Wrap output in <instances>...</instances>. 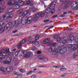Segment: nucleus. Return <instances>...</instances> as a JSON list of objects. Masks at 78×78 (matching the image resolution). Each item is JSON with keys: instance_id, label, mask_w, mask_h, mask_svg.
I'll list each match as a JSON object with an SVG mask.
<instances>
[{"instance_id": "f257e3e1", "label": "nucleus", "mask_w": 78, "mask_h": 78, "mask_svg": "<svg viewBox=\"0 0 78 78\" xmlns=\"http://www.w3.org/2000/svg\"><path fill=\"white\" fill-rule=\"evenodd\" d=\"M26 18L27 17H22L21 20L18 19V20L14 21L13 23L10 22L3 27L2 29H4V30H6L9 28V31H10L11 30V28L14 27L15 29L19 27V25L20 23H21L23 25H25L27 23Z\"/></svg>"}, {"instance_id": "f03ea898", "label": "nucleus", "mask_w": 78, "mask_h": 78, "mask_svg": "<svg viewBox=\"0 0 78 78\" xmlns=\"http://www.w3.org/2000/svg\"><path fill=\"white\" fill-rule=\"evenodd\" d=\"M55 5H56V2H53L51 3L45 9V13H47V14L50 13L51 12V9L53 8V7L55 6Z\"/></svg>"}, {"instance_id": "7ed1b4c3", "label": "nucleus", "mask_w": 78, "mask_h": 78, "mask_svg": "<svg viewBox=\"0 0 78 78\" xmlns=\"http://www.w3.org/2000/svg\"><path fill=\"white\" fill-rule=\"evenodd\" d=\"M70 1L69 0H67L66 2H65L62 7L63 9H67L69 8L70 5Z\"/></svg>"}, {"instance_id": "20e7f679", "label": "nucleus", "mask_w": 78, "mask_h": 78, "mask_svg": "<svg viewBox=\"0 0 78 78\" xmlns=\"http://www.w3.org/2000/svg\"><path fill=\"white\" fill-rule=\"evenodd\" d=\"M67 40H68L67 37H64L63 38L59 37L57 39V41L58 42H59V41H63L64 43H67Z\"/></svg>"}, {"instance_id": "39448f33", "label": "nucleus", "mask_w": 78, "mask_h": 78, "mask_svg": "<svg viewBox=\"0 0 78 78\" xmlns=\"http://www.w3.org/2000/svg\"><path fill=\"white\" fill-rule=\"evenodd\" d=\"M23 53L24 55V56L25 58H29V57L30 56L31 54L32 53H31V52L30 51L27 52L26 51H23Z\"/></svg>"}, {"instance_id": "423d86ee", "label": "nucleus", "mask_w": 78, "mask_h": 78, "mask_svg": "<svg viewBox=\"0 0 78 78\" xmlns=\"http://www.w3.org/2000/svg\"><path fill=\"white\" fill-rule=\"evenodd\" d=\"M58 53L60 52L61 54H62L63 53H65L66 51H67V50L66 48L63 47L62 48V49H58Z\"/></svg>"}, {"instance_id": "0eeeda50", "label": "nucleus", "mask_w": 78, "mask_h": 78, "mask_svg": "<svg viewBox=\"0 0 78 78\" xmlns=\"http://www.w3.org/2000/svg\"><path fill=\"white\" fill-rule=\"evenodd\" d=\"M5 23H3V21L2 20L0 22V28H2L3 26L5 25ZM1 28H0V34L2 33H3V32H4V30L1 29Z\"/></svg>"}, {"instance_id": "6e6552de", "label": "nucleus", "mask_w": 78, "mask_h": 78, "mask_svg": "<svg viewBox=\"0 0 78 78\" xmlns=\"http://www.w3.org/2000/svg\"><path fill=\"white\" fill-rule=\"evenodd\" d=\"M71 48H72L71 50V51H75V47H74L73 45H72V44H67V48L68 50L70 49Z\"/></svg>"}, {"instance_id": "1a4fd4ad", "label": "nucleus", "mask_w": 78, "mask_h": 78, "mask_svg": "<svg viewBox=\"0 0 78 78\" xmlns=\"http://www.w3.org/2000/svg\"><path fill=\"white\" fill-rule=\"evenodd\" d=\"M72 5H73L72 7H73L75 9H78V2H73L72 4Z\"/></svg>"}, {"instance_id": "9d476101", "label": "nucleus", "mask_w": 78, "mask_h": 78, "mask_svg": "<svg viewBox=\"0 0 78 78\" xmlns=\"http://www.w3.org/2000/svg\"><path fill=\"white\" fill-rule=\"evenodd\" d=\"M38 57L41 60H44V61H48V58H45L44 56H43V55H39Z\"/></svg>"}, {"instance_id": "9b49d317", "label": "nucleus", "mask_w": 78, "mask_h": 78, "mask_svg": "<svg viewBox=\"0 0 78 78\" xmlns=\"http://www.w3.org/2000/svg\"><path fill=\"white\" fill-rule=\"evenodd\" d=\"M13 75H17V76L16 77V78H22V74L19 73L17 72H14L13 73Z\"/></svg>"}, {"instance_id": "f8f14e48", "label": "nucleus", "mask_w": 78, "mask_h": 78, "mask_svg": "<svg viewBox=\"0 0 78 78\" xmlns=\"http://www.w3.org/2000/svg\"><path fill=\"white\" fill-rule=\"evenodd\" d=\"M37 15L40 17H44L45 16V13L44 12H40L37 13Z\"/></svg>"}, {"instance_id": "ddd939ff", "label": "nucleus", "mask_w": 78, "mask_h": 78, "mask_svg": "<svg viewBox=\"0 0 78 78\" xmlns=\"http://www.w3.org/2000/svg\"><path fill=\"white\" fill-rule=\"evenodd\" d=\"M37 14H35L34 17L33 21L34 22H36L39 19V17L37 16Z\"/></svg>"}, {"instance_id": "4468645a", "label": "nucleus", "mask_w": 78, "mask_h": 78, "mask_svg": "<svg viewBox=\"0 0 78 78\" xmlns=\"http://www.w3.org/2000/svg\"><path fill=\"white\" fill-rule=\"evenodd\" d=\"M69 38H68L69 41H72L74 40V36L72 35H70L69 36Z\"/></svg>"}, {"instance_id": "2eb2a0df", "label": "nucleus", "mask_w": 78, "mask_h": 78, "mask_svg": "<svg viewBox=\"0 0 78 78\" xmlns=\"http://www.w3.org/2000/svg\"><path fill=\"white\" fill-rule=\"evenodd\" d=\"M6 70L8 72H11L12 70V66L7 67L6 69Z\"/></svg>"}, {"instance_id": "dca6fc26", "label": "nucleus", "mask_w": 78, "mask_h": 78, "mask_svg": "<svg viewBox=\"0 0 78 78\" xmlns=\"http://www.w3.org/2000/svg\"><path fill=\"white\" fill-rule=\"evenodd\" d=\"M29 13V10H26L23 13H22V16H26L27 14Z\"/></svg>"}, {"instance_id": "f3484780", "label": "nucleus", "mask_w": 78, "mask_h": 78, "mask_svg": "<svg viewBox=\"0 0 78 78\" xmlns=\"http://www.w3.org/2000/svg\"><path fill=\"white\" fill-rule=\"evenodd\" d=\"M32 43H34L35 45H36L37 47H39V43L38 41H34L32 42Z\"/></svg>"}, {"instance_id": "a211bd4d", "label": "nucleus", "mask_w": 78, "mask_h": 78, "mask_svg": "<svg viewBox=\"0 0 78 78\" xmlns=\"http://www.w3.org/2000/svg\"><path fill=\"white\" fill-rule=\"evenodd\" d=\"M6 9V7L5 6H2L1 7V8H0V13L3 12V10Z\"/></svg>"}, {"instance_id": "6ab92c4d", "label": "nucleus", "mask_w": 78, "mask_h": 78, "mask_svg": "<svg viewBox=\"0 0 78 78\" xmlns=\"http://www.w3.org/2000/svg\"><path fill=\"white\" fill-rule=\"evenodd\" d=\"M53 51L52 53L54 55H56L57 53H59V52H58V49H55V50H54Z\"/></svg>"}, {"instance_id": "aec40b11", "label": "nucleus", "mask_w": 78, "mask_h": 78, "mask_svg": "<svg viewBox=\"0 0 78 78\" xmlns=\"http://www.w3.org/2000/svg\"><path fill=\"white\" fill-rule=\"evenodd\" d=\"M55 49H54V48H53V46H51V47L48 49V51L49 52H52V51H53Z\"/></svg>"}, {"instance_id": "412c9836", "label": "nucleus", "mask_w": 78, "mask_h": 78, "mask_svg": "<svg viewBox=\"0 0 78 78\" xmlns=\"http://www.w3.org/2000/svg\"><path fill=\"white\" fill-rule=\"evenodd\" d=\"M49 41H50V39L47 38L44 40L43 43L44 44H47L49 42Z\"/></svg>"}, {"instance_id": "4be33fe9", "label": "nucleus", "mask_w": 78, "mask_h": 78, "mask_svg": "<svg viewBox=\"0 0 78 78\" xmlns=\"http://www.w3.org/2000/svg\"><path fill=\"white\" fill-rule=\"evenodd\" d=\"M6 59L8 62L10 63L12 60V58L10 57H9L6 58Z\"/></svg>"}, {"instance_id": "5701e85b", "label": "nucleus", "mask_w": 78, "mask_h": 78, "mask_svg": "<svg viewBox=\"0 0 78 78\" xmlns=\"http://www.w3.org/2000/svg\"><path fill=\"white\" fill-rule=\"evenodd\" d=\"M9 1L10 0H5V2H8V5H12L14 4L12 2H9Z\"/></svg>"}, {"instance_id": "b1692460", "label": "nucleus", "mask_w": 78, "mask_h": 78, "mask_svg": "<svg viewBox=\"0 0 78 78\" xmlns=\"http://www.w3.org/2000/svg\"><path fill=\"white\" fill-rule=\"evenodd\" d=\"M22 41H21L19 43V44L17 46V47L18 48H20L21 47H22Z\"/></svg>"}, {"instance_id": "393cba45", "label": "nucleus", "mask_w": 78, "mask_h": 78, "mask_svg": "<svg viewBox=\"0 0 78 78\" xmlns=\"http://www.w3.org/2000/svg\"><path fill=\"white\" fill-rule=\"evenodd\" d=\"M14 8L15 9H17L20 8V6L18 4H16L14 6Z\"/></svg>"}, {"instance_id": "a878e982", "label": "nucleus", "mask_w": 78, "mask_h": 78, "mask_svg": "<svg viewBox=\"0 0 78 78\" xmlns=\"http://www.w3.org/2000/svg\"><path fill=\"white\" fill-rule=\"evenodd\" d=\"M20 62V61L19 60H17L15 61L14 62V64L15 66L16 65H18L19 64Z\"/></svg>"}, {"instance_id": "bb28decb", "label": "nucleus", "mask_w": 78, "mask_h": 78, "mask_svg": "<svg viewBox=\"0 0 78 78\" xmlns=\"http://www.w3.org/2000/svg\"><path fill=\"white\" fill-rule=\"evenodd\" d=\"M8 9L9 11V13H11V12H13V8H9Z\"/></svg>"}, {"instance_id": "cd10ccee", "label": "nucleus", "mask_w": 78, "mask_h": 78, "mask_svg": "<svg viewBox=\"0 0 78 78\" xmlns=\"http://www.w3.org/2000/svg\"><path fill=\"white\" fill-rule=\"evenodd\" d=\"M78 52H76L73 55V57L74 58H77L78 57Z\"/></svg>"}, {"instance_id": "c85d7f7f", "label": "nucleus", "mask_w": 78, "mask_h": 78, "mask_svg": "<svg viewBox=\"0 0 78 78\" xmlns=\"http://www.w3.org/2000/svg\"><path fill=\"white\" fill-rule=\"evenodd\" d=\"M33 38H30L27 41V42L28 43H30V42H33Z\"/></svg>"}, {"instance_id": "c756f323", "label": "nucleus", "mask_w": 78, "mask_h": 78, "mask_svg": "<svg viewBox=\"0 0 78 78\" xmlns=\"http://www.w3.org/2000/svg\"><path fill=\"white\" fill-rule=\"evenodd\" d=\"M13 16H14L13 14H11L9 15V16H7V18H8V19H12V18L13 17Z\"/></svg>"}, {"instance_id": "7c9ffc66", "label": "nucleus", "mask_w": 78, "mask_h": 78, "mask_svg": "<svg viewBox=\"0 0 78 78\" xmlns=\"http://www.w3.org/2000/svg\"><path fill=\"white\" fill-rule=\"evenodd\" d=\"M52 45L51 47H53L55 49V46L57 45V44L56 43H52Z\"/></svg>"}, {"instance_id": "2f4dec72", "label": "nucleus", "mask_w": 78, "mask_h": 78, "mask_svg": "<svg viewBox=\"0 0 78 78\" xmlns=\"http://www.w3.org/2000/svg\"><path fill=\"white\" fill-rule=\"evenodd\" d=\"M3 17L5 20H7V19H8V18L6 17V15L4 14L3 15Z\"/></svg>"}, {"instance_id": "473e14b6", "label": "nucleus", "mask_w": 78, "mask_h": 78, "mask_svg": "<svg viewBox=\"0 0 78 78\" xmlns=\"http://www.w3.org/2000/svg\"><path fill=\"white\" fill-rule=\"evenodd\" d=\"M18 13L19 14H21L22 13V9H20L18 10Z\"/></svg>"}, {"instance_id": "72a5a7b5", "label": "nucleus", "mask_w": 78, "mask_h": 78, "mask_svg": "<svg viewBox=\"0 0 78 78\" xmlns=\"http://www.w3.org/2000/svg\"><path fill=\"white\" fill-rule=\"evenodd\" d=\"M27 41V40L26 39H24L22 40V41H21V42L23 44H24L26 43Z\"/></svg>"}, {"instance_id": "f704fd0d", "label": "nucleus", "mask_w": 78, "mask_h": 78, "mask_svg": "<svg viewBox=\"0 0 78 78\" xmlns=\"http://www.w3.org/2000/svg\"><path fill=\"white\" fill-rule=\"evenodd\" d=\"M67 70V69L66 68H61L60 69V70L61 72H64L65 71V70Z\"/></svg>"}, {"instance_id": "c9c22d12", "label": "nucleus", "mask_w": 78, "mask_h": 78, "mask_svg": "<svg viewBox=\"0 0 78 78\" xmlns=\"http://www.w3.org/2000/svg\"><path fill=\"white\" fill-rule=\"evenodd\" d=\"M59 36H60V35L59 34H58L57 35L54 36L53 37V38L54 39H57V38Z\"/></svg>"}, {"instance_id": "e433bc0d", "label": "nucleus", "mask_w": 78, "mask_h": 78, "mask_svg": "<svg viewBox=\"0 0 78 78\" xmlns=\"http://www.w3.org/2000/svg\"><path fill=\"white\" fill-rule=\"evenodd\" d=\"M5 0H0V3L2 5H3L5 4V2H4Z\"/></svg>"}, {"instance_id": "4c0bfd02", "label": "nucleus", "mask_w": 78, "mask_h": 78, "mask_svg": "<svg viewBox=\"0 0 78 78\" xmlns=\"http://www.w3.org/2000/svg\"><path fill=\"white\" fill-rule=\"evenodd\" d=\"M3 64H9V62H8L7 61V60H4L3 61Z\"/></svg>"}, {"instance_id": "58836bf2", "label": "nucleus", "mask_w": 78, "mask_h": 78, "mask_svg": "<svg viewBox=\"0 0 78 78\" xmlns=\"http://www.w3.org/2000/svg\"><path fill=\"white\" fill-rule=\"evenodd\" d=\"M32 2V1H31V0L28 1L27 2V5H29V4H30Z\"/></svg>"}, {"instance_id": "ea45409f", "label": "nucleus", "mask_w": 78, "mask_h": 78, "mask_svg": "<svg viewBox=\"0 0 78 78\" xmlns=\"http://www.w3.org/2000/svg\"><path fill=\"white\" fill-rule=\"evenodd\" d=\"M35 37L36 40H38V39H39V38L40 37V36L39 35H37Z\"/></svg>"}, {"instance_id": "a19ab883", "label": "nucleus", "mask_w": 78, "mask_h": 78, "mask_svg": "<svg viewBox=\"0 0 78 78\" xmlns=\"http://www.w3.org/2000/svg\"><path fill=\"white\" fill-rule=\"evenodd\" d=\"M5 52L7 54L9 53V49H6L5 50Z\"/></svg>"}, {"instance_id": "79ce46f5", "label": "nucleus", "mask_w": 78, "mask_h": 78, "mask_svg": "<svg viewBox=\"0 0 78 78\" xmlns=\"http://www.w3.org/2000/svg\"><path fill=\"white\" fill-rule=\"evenodd\" d=\"M20 53V51H17L15 53V55L16 56H17L19 55V53Z\"/></svg>"}, {"instance_id": "37998d69", "label": "nucleus", "mask_w": 78, "mask_h": 78, "mask_svg": "<svg viewBox=\"0 0 78 78\" xmlns=\"http://www.w3.org/2000/svg\"><path fill=\"white\" fill-rule=\"evenodd\" d=\"M5 57H0V61H3V59H5Z\"/></svg>"}, {"instance_id": "c03bdc74", "label": "nucleus", "mask_w": 78, "mask_h": 78, "mask_svg": "<svg viewBox=\"0 0 78 78\" xmlns=\"http://www.w3.org/2000/svg\"><path fill=\"white\" fill-rule=\"evenodd\" d=\"M76 37L77 39L75 40V41L76 43H78V36H76Z\"/></svg>"}, {"instance_id": "a18cd8bd", "label": "nucleus", "mask_w": 78, "mask_h": 78, "mask_svg": "<svg viewBox=\"0 0 78 78\" xmlns=\"http://www.w3.org/2000/svg\"><path fill=\"white\" fill-rule=\"evenodd\" d=\"M28 20H31V21L33 22V17L31 16H30L28 18Z\"/></svg>"}, {"instance_id": "49530a36", "label": "nucleus", "mask_w": 78, "mask_h": 78, "mask_svg": "<svg viewBox=\"0 0 78 78\" xmlns=\"http://www.w3.org/2000/svg\"><path fill=\"white\" fill-rule=\"evenodd\" d=\"M20 6H23L24 5V2H21L19 3Z\"/></svg>"}, {"instance_id": "de8ad7c7", "label": "nucleus", "mask_w": 78, "mask_h": 78, "mask_svg": "<svg viewBox=\"0 0 78 78\" xmlns=\"http://www.w3.org/2000/svg\"><path fill=\"white\" fill-rule=\"evenodd\" d=\"M0 70H1V71H2V72H4V71L5 70V68L3 67H1L0 69Z\"/></svg>"}, {"instance_id": "09e8293b", "label": "nucleus", "mask_w": 78, "mask_h": 78, "mask_svg": "<svg viewBox=\"0 0 78 78\" xmlns=\"http://www.w3.org/2000/svg\"><path fill=\"white\" fill-rule=\"evenodd\" d=\"M31 50L33 51L35 50H36V48L35 47H33L31 48Z\"/></svg>"}, {"instance_id": "8fccbe9b", "label": "nucleus", "mask_w": 78, "mask_h": 78, "mask_svg": "<svg viewBox=\"0 0 78 78\" xmlns=\"http://www.w3.org/2000/svg\"><path fill=\"white\" fill-rule=\"evenodd\" d=\"M53 43V42H50L48 44V45L50 46V45H51Z\"/></svg>"}, {"instance_id": "3c124183", "label": "nucleus", "mask_w": 78, "mask_h": 78, "mask_svg": "<svg viewBox=\"0 0 78 78\" xmlns=\"http://www.w3.org/2000/svg\"><path fill=\"white\" fill-rule=\"evenodd\" d=\"M20 72H22V73H23L25 72V70L24 69H21L20 70Z\"/></svg>"}, {"instance_id": "603ef678", "label": "nucleus", "mask_w": 78, "mask_h": 78, "mask_svg": "<svg viewBox=\"0 0 78 78\" xmlns=\"http://www.w3.org/2000/svg\"><path fill=\"white\" fill-rule=\"evenodd\" d=\"M66 76V73L62 74L61 76H62V77H65Z\"/></svg>"}, {"instance_id": "864d4df0", "label": "nucleus", "mask_w": 78, "mask_h": 78, "mask_svg": "<svg viewBox=\"0 0 78 78\" xmlns=\"http://www.w3.org/2000/svg\"><path fill=\"white\" fill-rule=\"evenodd\" d=\"M5 14H9V13H10L8 9H7L5 11Z\"/></svg>"}, {"instance_id": "5fc2aeb1", "label": "nucleus", "mask_w": 78, "mask_h": 78, "mask_svg": "<svg viewBox=\"0 0 78 78\" xmlns=\"http://www.w3.org/2000/svg\"><path fill=\"white\" fill-rule=\"evenodd\" d=\"M50 20H45L44 21V23H46V22H49Z\"/></svg>"}, {"instance_id": "6e6d98bb", "label": "nucleus", "mask_w": 78, "mask_h": 78, "mask_svg": "<svg viewBox=\"0 0 78 78\" xmlns=\"http://www.w3.org/2000/svg\"><path fill=\"white\" fill-rule=\"evenodd\" d=\"M0 56H3L5 55H4L3 54V52H0Z\"/></svg>"}, {"instance_id": "4d7b16f0", "label": "nucleus", "mask_w": 78, "mask_h": 78, "mask_svg": "<svg viewBox=\"0 0 78 78\" xmlns=\"http://www.w3.org/2000/svg\"><path fill=\"white\" fill-rule=\"evenodd\" d=\"M32 71H29L28 73H27V74L28 75H31V74L32 73Z\"/></svg>"}, {"instance_id": "13d9d810", "label": "nucleus", "mask_w": 78, "mask_h": 78, "mask_svg": "<svg viewBox=\"0 0 78 78\" xmlns=\"http://www.w3.org/2000/svg\"><path fill=\"white\" fill-rule=\"evenodd\" d=\"M16 57H13L12 59V61H16Z\"/></svg>"}, {"instance_id": "bf43d9fd", "label": "nucleus", "mask_w": 78, "mask_h": 78, "mask_svg": "<svg viewBox=\"0 0 78 78\" xmlns=\"http://www.w3.org/2000/svg\"><path fill=\"white\" fill-rule=\"evenodd\" d=\"M66 0H60V2H66Z\"/></svg>"}, {"instance_id": "052dcab7", "label": "nucleus", "mask_w": 78, "mask_h": 78, "mask_svg": "<svg viewBox=\"0 0 78 78\" xmlns=\"http://www.w3.org/2000/svg\"><path fill=\"white\" fill-rule=\"evenodd\" d=\"M3 73V74L4 75H6V72L5 71V70L4 71H2Z\"/></svg>"}, {"instance_id": "680f3d73", "label": "nucleus", "mask_w": 78, "mask_h": 78, "mask_svg": "<svg viewBox=\"0 0 78 78\" xmlns=\"http://www.w3.org/2000/svg\"><path fill=\"white\" fill-rule=\"evenodd\" d=\"M26 23H27V24H30V23L29 21L28 20H26Z\"/></svg>"}, {"instance_id": "e2e57ef3", "label": "nucleus", "mask_w": 78, "mask_h": 78, "mask_svg": "<svg viewBox=\"0 0 78 78\" xmlns=\"http://www.w3.org/2000/svg\"><path fill=\"white\" fill-rule=\"evenodd\" d=\"M5 49H2L1 50V51H0V52H2V53H3L5 51Z\"/></svg>"}, {"instance_id": "0e129e2a", "label": "nucleus", "mask_w": 78, "mask_h": 78, "mask_svg": "<svg viewBox=\"0 0 78 78\" xmlns=\"http://www.w3.org/2000/svg\"><path fill=\"white\" fill-rule=\"evenodd\" d=\"M57 16H58L57 15L52 16V18H55V17H57Z\"/></svg>"}, {"instance_id": "69168bd1", "label": "nucleus", "mask_w": 78, "mask_h": 78, "mask_svg": "<svg viewBox=\"0 0 78 78\" xmlns=\"http://www.w3.org/2000/svg\"><path fill=\"white\" fill-rule=\"evenodd\" d=\"M72 30H73V29L72 28H69L68 29V31H72Z\"/></svg>"}, {"instance_id": "338daca9", "label": "nucleus", "mask_w": 78, "mask_h": 78, "mask_svg": "<svg viewBox=\"0 0 78 78\" xmlns=\"http://www.w3.org/2000/svg\"><path fill=\"white\" fill-rule=\"evenodd\" d=\"M36 76L34 75H32L31 76V78H34Z\"/></svg>"}, {"instance_id": "774afa93", "label": "nucleus", "mask_w": 78, "mask_h": 78, "mask_svg": "<svg viewBox=\"0 0 78 78\" xmlns=\"http://www.w3.org/2000/svg\"><path fill=\"white\" fill-rule=\"evenodd\" d=\"M41 51H38L37 52V54H41Z\"/></svg>"}]
</instances>
